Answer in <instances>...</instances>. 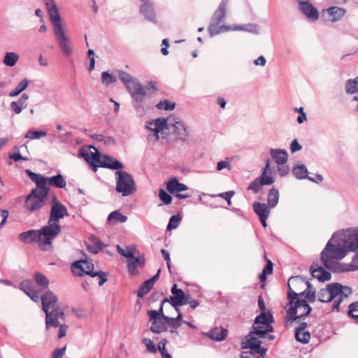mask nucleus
Segmentation results:
<instances>
[{"mask_svg": "<svg viewBox=\"0 0 358 358\" xmlns=\"http://www.w3.org/2000/svg\"><path fill=\"white\" fill-rule=\"evenodd\" d=\"M358 250V229H349L334 233L320 254L323 266L334 273L358 270V265L343 264V259L350 251Z\"/></svg>", "mask_w": 358, "mask_h": 358, "instance_id": "obj_1", "label": "nucleus"}, {"mask_svg": "<svg viewBox=\"0 0 358 358\" xmlns=\"http://www.w3.org/2000/svg\"><path fill=\"white\" fill-rule=\"evenodd\" d=\"M287 286V299L290 307L287 310V319L293 322L310 313L312 308L307 301L314 302L316 292L308 281L299 275L291 277Z\"/></svg>", "mask_w": 358, "mask_h": 358, "instance_id": "obj_2", "label": "nucleus"}, {"mask_svg": "<svg viewBox=\"0 0 358 358\" xmlns=\"http://www.w3.org/2000/svg\"><path fill=\"white\" fill-rule=\"evenodd\" d=\"M273 315L269 313L263 312L256 317L253 324V329L245 338L241 343L243 349L253 350L256 352H260V355H265L266 349L261 346L262 341L261 338H267L269 341L273 339V336L267 335L273 331L271 323Z\"/></svg>", "mask_w": 358, "mask_h": 358, "instance_id": "obj_3", "label": "nucleus"}, {"mask_svg": "<svg viewBox=\"0 0 358 358\" xmlns=\"http://www.w3.org/2000/svg\"><path fill=\"white\" fill-rule=\"evenodd\" d=\"M50 20L53 27L55 39L62 53L68 57L73 54V44L63 27L57 5L54 0H44Z\"/></svg>", "mask_w": 358, "mask_h": 358, "instance_id": "obj_4", "label": "nucleus"}, {"mask_svg": "<svg viewBox=\"0 0 358 358\" xmlns=\"http://www.w3.org/2000/svg\"><path fill=\"white\" fill-rule=\"evenodd\" d=\"M269 154L275 164V166H271L270 159H267L262 175L256 179H274L276 177H286L290 172V168L287 164V151L285 149L271 148Z\"/></svg>", "mask_w": 358, "mask_h": 358, "instance_id": "obj_5", "label": "nucleus"}, {"mask_svg": "<svg viewBox=\"0 0 358 358\" xmlns=\"http://www.w3.org/2000/svg\"><path fill=\"white\" fill-rule=\"evenodd\" d=\"M57 295L51 291H47L42 294V309L45 313V328L47 329L51 327H57L59 320H64V311L57 305Z\"/></svg>", "mask_w": 358, "mask_h": 358, "instance_id": "obj_6", "label": "nucleus"}, {"mask_svg": "<svg viewBox=\"0 0 358 358\" xmlns=\"http://www.w3.org/2000/svg\"><path fill=\"white\" fill-rule=\"evenodd\" d=\"M90 148H93L94 152L87 150L82 152V156L90 164L94 171H96L98 167L112 170H119L124 168L123 164L115 158L110 155H101L94 146H90Z\"/></svg>", "mask_w": 358, "mask_h": 358, "instance_id": "obj_7", "label": "nucleus"}, {"mask_svg": "<svg viewBox=\"0 0 358 358\" xmlns=\"http://www.w3.org/2000/svg\"><path fill=\"white\" fill-rule=\"evenodd\" d=\"M36 187L32 190L25 201V207L30 211L37 210L44 205V199L48 193V188L36 182Z\"/></svg>", "mask_w": 358, "mask_h": 358, "instance_id": "obj_8", "label": "nucleus"}, {"mask_svg": "<svg viewBox=\"0 0 358 358\" xmlns=\"http://www.w3.org/2000/svg\"><path fill=\"white\" fill-rule=\"evenodd\" d=\"M227 9L220 6L213 13L208 31L210 37L216 36L220 33L231 31V26L221 25L220 24L226 17Z\"/></svg>", "mask_w": 358, "mask_h": 358, "instance_id": "obj_9", "label": "nucleus"}, {"mask_svg": "<svg viewBox=\"0 0 358 358\" xmlns=\"http://www.w3.org/2000/svg\"><path fill=\"white\" fill-rule=\"evenodd\" d=\"M94 264L87 259L79 260L71 265L72 271L76 273V269H79L82 273L90 275L92 278H98V284L103 285L108 280L106 273L101 271H94Z\"/></svg>", "mask_w": 358, "mask_h": 358, "instance_id": "obj_10", "label": "nucleus"}, {"mask_svg": "<svg viewBox=\"0 0 358 358\" xmlns=\"http://www.w3.org/2000/svg\"><path fill=\"white\" fill-rule=\"evenodd\" d=\"M61 231L62 228L59 223L50 222V220H48V224L41 229V236L43 238L41 249L44 251L50 250L52 247V240Z\"/></svg>", "mask_w": 358, "mask_h": 358, "instance_id": "obj_11", "label": "nucleus"}, {"mask_svg": "<svg viewBox=\"0 0 358 358\" xmlns=\"http://www.w3.org/2000/svg\"><path fill=\"white\" fill-rule=\"evenodd\" d=\"M331 292L335 296L332 310L338 311L343 298H347L350 296L352 294V289L350 287L343 286L338 282L331 283Z\"/></svg>", "mask_w": 358, "mask_h": 358, "instance_id": "obj_12", "label": "nucleus"}, {"mask_svg": "<svg viewBox=\"0 0 358 358\" xmlns=\"http://www.w3.org/2000/svg\"><path fill=\"white\" fill-rule=\"evenodd\" d=\"M171 291L173 296L169 300L176 310H179V306L187 304L190 299L189 295L185 294L181 289H178L176 284L173 285Z\"/></svg>", "mask_w": 358, "mask_h": 358, "instance_id": "obj_13", "label": "nucleus"}, {"mask_svg": "<svg viewBox=\"0 0 358 358\" xmlns=\"http://www.w3.org/2000/svg\"><path fill=\"white\" fill-rule=\"evenodd\" d=\"M68 215L66 206L59 202L56 197H54L52 201V207L48 220H50V222L59 223L60 219L64 218Z\"/></svg>", "mask_w": 358, "mask_h": 358, "instance_id": "obj_14", "label": "nucleus"}, {"mask_svg": "<svg viewBox=\"0 0 358 358\" xmlns=\"http://www.w3.org/2000/svg\"><path fill=\"white\" fill-rule=\"evenodd\" d=\"M148 124L150 125H155L154 128L150 127L148 125L146 126V128L154 132L153 137L155 138L154 142H157L159 138V133L164 131V130H171V122L169 121L167 118H157L153 120H151L148 122Z\"/></svg>", "mask_w": 358, "mask_h": 358, "instance_id": "obj_15", "label": "nucleus"}, {"mask_svg": "<svg viewBox=\"0 0 358 358\" xmlns=\"http://www.w3.org/2000/svg\"><path fill=\"white\" fill-rule=\"evenodd\" d=\"M142 3L139 8L140 13L144 18L156 24L157 23L154 3L150 0H139Z\"/></svg>", "mask_w": 358, "mask_h": 358, "instance_id": "obj_16", "label": "nucleus"}, {"mask_svg": "<svg viewBox=\"0 0 358 358\" xmlns=\"http://www.w3.org/2000/svg\"><path fill=\"white\" fill-rule=\"evenodd\" d=\"M299 9L309 21L315 22L319 18L318 10L309 1L301 2Z\"/></svg>", "mask_w": 358, "mask_h": 358, "instance_id": "obj_17", "label": "nucleus"}, {"mask_svg": "<svg viewBox=\"0 0 358 358\" xmlns=\"http://www.w3.org/2000/svg\"><path fill=\"white\" fill-rule=\"evenodd\" d=\"M171 130L182 141H187L189 136V127L182 121H174L171 122Z\"/></svg>", "mask_w": 358, "mask_h": 358, "instance_id": "obj_18", "label": "nucleus"}, {"mask_svg": "<svg viewBox=\"0 0 358 358\" xmlns=\"http://www.w3.org/2000/svg\"><path fill=\"white\" fill-rule=\"evenodd\" d=\"M115 189L123 196H127L136 191L134 180H117Z\"/></svg>", "mask_w": 358, "mask_h": 358, "instance_id": "obj_19", "label": "nucleus"}, {"mask_svg": "<svg viewBox=\"0 0 358 358\" xmlns=\"http://www.w3.org/2000/svg\"><path fill=\"white\" fill-rule=\"evenodd\" d=\"M325 13H327L329 17V20L331 23H335L343 19L347 10L344 8L334 6L322 10L323 15Z\"/></svg>", "mask_w": 358, "mask_h": 358, "instance_id": "obj_20", "label": "nucleus"}, {"mask_svg": "<svg viewBox=\"0 0 358 358\" xmlns=\"http://www.w3.org/2000/svg\"><path fill=\"white\" fill-rule=\"evenodd\" d=\"M129 87L128 92L136 103H142L146 96V91L140 82Z\"/></svg>", "mask_w": 358, "mask_h": 358, "instance_id": "obj_21", "label": "nucleus"}, {"mask_svg": "<svg viewBox=\"0 0 358 358\" xmlns=\"http://www.w3.org/2000/svg\"><path fill=\"white\" fill-rule=\"evenodd\" d=\"M311 275L313 278H317L319 281L325 282L331 279V273L324 269L322 266L317 264H313L310 268Z\"/></svg>", "mask_w": 358, "mask_h": 358, "instance_id": "obj_22", "label": "nucleus"}, {"mask_svg": "<svg viewBox=\"0 0 358 358\" xmlns=\"http://www.w3.org/2000/svg\"><path fill=\"white\" fill-rule=\"evenodd\" d=\"M307 323L302 322L298 328L296 329L295 338L296 340L302 343H308L310 338V334L306 331Z\"/></svg>", "mask_w": 358, "mask_h": 358, "instance_id": "obj_23", "label": "nucleus"}, {"mask_svg": "<svg viewBox=\"0 0 358 358\" xmlns=\"http://www.w3.org/2000/svg\"><path fill=\"white\" fill-rule=\"evenodd\" d=\"M166 302H169V299L165 298L161 302V306L157 310H152L148 311V315L150 317V319H159L162 317L166 321H172L173 322L174 319L173 317H170L168 316H166L163 313V307L164 304Z\"/></svg>", "mask_w": 358, "mask_h": 358, "instance_id": "obj_24", "label": "nucleus"}, {"mask_svg": "<svg viewBox=\"0 0 358 358\" xmlns=\"http://www.w3.org/2000/svg\"><path fill=\"white\" fill-rule=\"evenodd\" d=\"M292 173L296 179H313L308 176V171L304 164H295L292 169Z\"/></svg>", "mask_w": 358, "mask_h": 358, "instance_id": "obj_25", "label": "nucleus"}, {"mask_svg": "<svg viewBox=\"0 0 358 358\" xmlns=\"http://www.w3.org/2000/svg\"><path fill=\"white\" fill-rule=\"evenodd\" d=\"M331 283L328 284L324 289H321L318 292V300L320 302L327 303L335 299L334 294L331 292Z\"/></svg>", "mask_w": 358, "mask_h": 358, "instance_id": "obj_26", "label": "nucleus"}, {"mask_svg": "<svg viewBox=\"0 0 358 358\" xmlns=\"http://www.w3.org/2000/svg\"><path fill=\"white\" fill-rule=\"evenodd\" d=\"M145 264V259L143 256L134 257L133 260H129L127 264L128 271L131 275L137 273V266L143 267Z\"/></svg>", "mask_w": 358, "mask_h": 358, "instance_id": "obj_27", "label": "nucleus"}, {"mask_svg": "<svg viewBox=\"0 0 358 358\" xmlns=\"http://www.w3.org/2000/svg\"><path fill=\"white\" fill-rule=\"evenodd\" d=\"M207 336L212 340L221 341H223L227 336V330L221 328L215 327L211 329L206 334Z\"/></svg>", "mask_w": 358, "mask_h": 358, "instance_id": "obj_28", "label": "nucleus"}, {"mask_svg": "<svg viewBox=\"0 0 358 358\" xmlns=\"http://www.w3.org/2000/svg\"><path fill=\"white\" fill-rule=\"evenodd\" d=\"M24 240L36 242L38 243V247L41 248V245L43 243V238L42 236H41V230H30L24 232Z\"/></svg>", "mask_w": 358, "mask_h": 358, "instance_id": "obj_29", "label": "nucleus"}, {"mask_svg": "<svg viewBox=\"0 0 358 358\" xmlns=\"http://www.w3.org/2000/svg\"><path fill=\"white\" fill-rule=\"evenodd\" d=\"M118 76L120 80L126 85L127 90L136 85V83L139 82L137 79L123 71H118Z\"/></svg>", "mask_w": 358, "mask_h": 358, "instance_id": "obj_30", "label": "nucleus"}, {"mask_svg": "<svg viewBox=\"0 0 358 358\" xmlns=\"http://www.w3.org/2000/svg\"><path fill=\"white\" fill-rule=\"evenodd\" d=\"M179 180H168L166 189L170 193L179 192L187 189L184 184L179 183Z\"/></svg>", "mask_w": 358, "mask_h": 358, "instance_id": "obj_31", "label": "nucleus"}, {"mask_svg": "<svg viewBox=\"0 0 358 358\" xmlns=\"http://www.w3.org/2000/svg\"><path fill=\"white\" fill-rule=\"evenodd\" d=\"M253 209L259 218L268 217L270 213V210L265 203L255 202L253 204Z\"/></svg>", "mask_w": 358, "mask_h": 358, "instance_id": "obj_32", "label": "nucleus"}, {"mask_svg": "<svg viewBox=\"0 0 358 358\" xmlns=\"http://www.w3.org/2000/svg\"><path fill=\"white\" fill-rule=\"evenodd\" d=\"M107 220L111 223H124L127 220V217L119 210H115L109 214Z\"/></svg>", "mask_w": 358, "mask_h": 358, "instance_id": "obj_33", "label": "nucleus"}, {"mask_svg": "<svg viewBox=\"0 0 358 358\" xmlns=\"http://www.w3.org/2000/svg\"><path fill=\"white\" fill-rule=\"evenodd\" d=\"M345 89L347 94H358V77H356L355 79L347 80L345 82Z\"/></svg>", "mask_w": 358, "mask_h": 358, "instance_id": "obj_34", "label": "nucleus"}, {"mask_svg": "<svg viewBox=\"0 0 358 358\" xmlns=\"http://www.w3.org/2000/svg\"><path fill=\"white\" fill-rule=\"evenodd\" d=\"M231 30L244 31L250 33L258 34L257 25L252 23H248L243 25H235L234 27H231Z\"/></svg>", "mask_w": 358, "mask_h": 358, "instance_id": "obj_35", "label": "nucleus"}, {"mask_svg": "<svg viewBox=\"0 0 358 358\" xmlns=\"http://www.w3.org/2000/svg\"><path fill=\"white\" fill-rule=\"evenodd\" d=\"M275 180H254L248 187V190H252L255 193L260 191L264 185H271Z\"/></svg>", "mask_w": 358, "mask_h": 358, "instance_id": "obj_36", "label": "nucleus"}, {"mask_svg": "<svg viewBox=\"0 0 358 358\" xmlns=\"http://www.w3.org/2000/svg\"><path fill=\"white\" fill-rule=\"evenodd\" d=\"M279 199V192L278 190L275 188H272L270 189L267 198V203L270 208H274L278 202Z\"/></svg>", "mask_w": 358, "mask_h": 358, "instance_id": "obj_37", "label": "nucleus"}, {"mask_svg": "<svg viewBox=\"0 0 358 358\" xmlns=\"http://www.w3.org/2000/svg\"><path fill=\"white\" fill-rule=\"evenodd\" d=\"M154 321L152 322L150 330L155 334H160L166 331V324L159 319H152Z\"/></svg>", "mask_w": 358, "mask_h": 358, "instance_id": "obj_38", "label": "nucleus"}, {"mask_svg": "<svg viewBox=\"0 0 358 358\" xmlns=\"http://www.w3.org/2000/svg\"><path fill=\"white\" fill-rule=\"evenodd\" d=\"M117 250L120 255L126 257L129 261L133 260L136 254V249L134 248H127L126 249H123L120 245H117Z\"/></svg>", "mask_w": 358, "mask_h": 358, "instance_id": "obj_39", "label": "nucleus"}, {"mask_svg": "<svg viewBox=\"0 0 358 358\" xmlns=\"http://www.w3.org/2000/svg\"><path fill=\"white\" fill-rule=\"evenodd\" d=\"M25 172L29 176L30 179H64L63 176L60 173L52 176H43L40 174L33 173L29 169H26Z\"/></svg>", "mask_w": 358, "mask_h": 358, "instance_id": "obj_40", "label": "nucleus"}, {"mask_svg": "<svg viewBox=\"0 0 358 358\" xmlns=\"http://www.w3.org/2000/svg\"><path fill=\"white\" fill-rule=\"evenodd\" d=\"M47 135L45 131H37L34 129H29L26 133L24 138L29 139H40L42 137H45Z\"/></svg>", "mask_w": 358, "mask_h": 358, "instance_id": "obj_41", "label": "nucleus"}, {"mask_svg": "<svg viewBox=\"0 0 358 358\" xmlns=\"http://www.w3.org/2000/svg\"><path fill=\"white\" fill-rule=\"evenodd\" d=\"M34 182H39L42 185L47 187L55 186L57 187H64L66 186V180H34Z\"/></svg>", "mask_w": 358, "mask_h": 358, "instance_id": "obj_42", "label": "nucleus"}, {"mask_svg": "<svg viewBox=\"0 0 358 358\" xmlns=\"http://www.w3.org/2000/svg\"><path fill=\"white\" fill-rule=\"evenodd\" d=\"M153 287V285L147 280L139 287L137 295L139 298H143Z\"/></svg>", "mask_w": 358, "mask_h": 358, "instance_id": "obj_43", "label": "nucleus"}, {"mask_svg": "<svg viewBox=\"0 0 358 358\" xmlns=\"http://www.w3.org/2000/svg\"><path fill=\"white\" fill-rule=\"evenodd\" d=\"M176 104L167 99L159 101L156 108L159 110H164L166 111L173 110L175 108Z\"/></svg>", "mask_w": 358, "mask_h": 358, "instance_id": "obj_44", "label": "nucleus"}, {"mask_svg": "<svg viewBox=\"0 0 358 358\" xmlns=\"http://www.w3.org/2000/svg\"><path fill=\"white\" fill-rule=\"evenodd\" d=\"M18 59V55L14 52H8L6 53L3 62L8 66H13Z\"/></svg>", "mask_w": 358, "mask_h": 358, "instance_id": "obj_45", "label": "nucleus"}, {"mask_svg": "<svg viewBox=\"0 0 358 358\" xmlns=\"http://www.w3.org/2000/svg\"><path fill=\"white\" fill-rule=\"evenodd\" d=\"M181 221V217L179 215H174L171 217L167 225V230H172L176 229Z\"/></svg>", "mask_w": 358, "mask_h": 358, "instance_id": "obj_46", "label": "nucleus"}, {"mask_svg": "<svg viewBox=\"0 0 358 358\" xmlns=\"http://www.w3.org/2000/svg\"><path fill=\"white\" fill-rule=\"evenodd\" d=\"M142 343L146 346L148 352L155 354L157 352V346L151 339L143 338L142 339Z\"/></svg>", "mask_w": 358, "mask_h": 358, "instance_id": "obj_47", "label": "nucleus"}, {"mask_svg": "<svg viewBox=\"0 0 358 358\" xmlns=\"http://www.w3.org/2000/svg\"><path fill=\"white\" fill-rule=\"evenodd\" d=\"M36 282L38 285H41L42 287L47 288L49 284V280L48 278L42 274L37 273L35 276Z\"/></svg>", "mask_w": 358, "mask_h": 358, "instance_id": "obj_48", "label": "nucleus"}, {"mask_svg": "<svg viewBox=\"0 0 358 358\" xmlns=\"http://www.w3.org/2000/svg\"><path fill=\"white\" fill-rule=\"evenodd\" d=\"M159 196L160 200L163 202L164 204H170L172 201V197L166 192L163 189H159Z\"/></svg>", "mask_w": 358, "mask_h": 358, "instance_id": "obj_49", "label": "nucleus"}, {"mask_svg": "<svg viewBox=\"0 0 358 358\" xmlns=\"http://www.w3.org/2000/svg\"><path fill=\"white\" fill-rule=\"evenodd\" d=\"M264 355H260L259 352H256L253 350H250V351L243 352L241 353V358H264Z\"/></svg>", "mask_w": 358, "mask_h": 358, "instance_id": "obj_50", "label": "nucleus"}, {"mask_svg": "<svg viewBox=\"0 0 358 358\" xmlns=\"http://www.w3.org/2000/svg\"><path fill=\"white\" fill-rule=\"evenodd\" d=\"M102 82L106 85H109L116 82V78L108 72L104 71L101 73Z\"/></svg>", "mask_w": 358, "mask_h": 358, "instance_id": "obj_51", "label": "nucleus"}, {"mask_svg": "<svg viewBox=\"0 0 358 358\" xmlns=\"http://www.w3.org/2000/svg\"><path fill=\"white\" fill-rule=\"evenodd\" d=\"M224 169L230 170L231 169V160L229 158H226L223 161H220L217 164V170L221 171Z\"/></svg>", "mask_w": 358, "mask_h": 358, "instance_id": "obj_52", "label": "nucleus"}, {"mask_svg": "<svg viewBox=\"0 0 358 358\" xmlns=\"http://www.w3.org/2000/svg\"><path fill=\"white\" fill-rule=\"evenodd\" d=\"M87 55L90 59V66H89V71H92L94 69L95 66V59H94V52L93 50H88L87 51Z\"/></svg>", "mask_w": 358, "mask_h": 358, "instance_id": "obj_53", "label": "nucleus"}, {"mask_svg": "<svg viewBox=\"0 0 358 358\" xmlns=\"http://www.w3.org/2000/svg\"><path fill=\"white\" fill-rule=\"evenodd\" d=\"M115 179H132V176L126 171H123L121 169L116 170Z\"/></svg>", "mask_w": 358, "mask_h": 358, "instance_id": "obj_54", "label": "nucleus"}, {"mask_svg": "<svg viewBox=\"0 0 358 358\" xmlns=\"http://www.w3.org/2000/svg\"><path fill=\"white\" fill-rule=\"evenodd\" d=\"M91 241L97 250H99V251L102 250L106 247V245L97 237L92 236L91 238Z\"/></svg>", "mask_w": 358, "mask_h": 358, "instance_id": "obj_55", "label": "nucleus"}, {"mask_svg": "<svg viewBox=\"0 0 358 358\" xmlns=\"http://www.w3.org/2000/svg\"><path fill=\"white\" fill-rule=\"evenodd\" d=\"M25 292V290L24 289ZM26 294L29 296V298L35 302H38L40 300L41 301L42 294L40 295L37 292L30 291L26 292Z\"/></svg>", "mask_w": 358, "mask_h": 358, "instance_id": "obj_56", "label": "nucleus"}, {"mask_svg": "<svg viewBox=\"0 0 358 358\" xmlns=\"http://www.w3.org/2000/svg\"><path fill=\"white\" fill-rule=\"evenodd\" d=\"M66 352V347L62 348H57L55 349L52 354L51 358H62Z\"/></svg>", "mask_w": 358, "mask_h": 358, "instance_id": "obj_57", "label": "nucleus"}, {"mask_svg": "<svg viewBox=\"0 0 358 358\" xmlns=\"http://www.w3.org/2000/svg\"><path fill=\"white\" fill-rule=\"evenodd\" d=\"M302 146L299 143L297 139H294L290 144V150L292 153L301 150Z\"/></svg>", "mask_w": 358, "mask_h": 358, "instance_id": "obj_58", "label": "nucleus"}, {"mask_svg": "<svg viewBox=\"0 0 358 358\" xmlns=\"http://www.w3.org/2000/svg\"><path fill=\"white\" fill-rule=\"evenodd\" d=\"M161 253L164 260L166 262L167 267L169 268V272H171V258L169 252L164 249H162Z\"/></svg>", "mask_w": 358, "mask_h": 358, "instance_id": "obj_59", "label": "nucleus"}, {"mask_svg": "<svg viewBox=\"0 0 358 358\" xmlns=\"http://www.w3.org/2000/svg\"><path fill=\"white\" fill-rule=\"evenodd\" d=\"M166 342H167V341L166 339H162V341H160L158 343L157 348V350H159V352H160L161 355H163V353L168 352L166 349Z\"/></svg>", "mask_w": 358, "mask_h": 358, "instance_id": "obj_60", "label": "nucleus"}, {"mask_svg": "<svg viewBox=\"0 0 358 358\" xmlns=\"http://www.w3.org/2000/svg\"><path fill=\"white\" fill-rule=\"evenodd\" d=\"M57 327H59V333H58V338L60 339L66 336L68 326L64 324H59V325Z\"/></svg>", "mask_w": 358, "mask_h": 358, "instance_id": "obj_61", "label": "nucleus"}, {"mask_svg": "<svg viewBox=\"0 0 358 358\" xmlns=\"http://www.w3.org/2000/svg\"><path fill=\"white\" fill-rule=\"evenodd\" d=\"M22 92V80L18 83L17 86L13 91L10 92L9 93V96H12V97L16 96L19 95Z\"/></svg>", "mask_w": 358, "mask_h": 358, "instance_id": "obj_62", "label": "nucleus"}, {"mask_svg": "<svg viewBox=\"0 0 358 358\" xmlns=\"http://www.w3.org/2000/svg\"><path fill=\"white\" fill-rule=\"evenodd\" d=\"M8 212L6 210H0V227L3 225L8 218Z\"/></svg>", "mask_w": 358, "mask_h": 358, "instance_id": "obj_63", "label": "nucleus"}, {"mask_svg": "<svg viewBox=\"0 0 358 358\" xmlns=\"http://www.w3.org/2000/svg\"><path fill=\"white\" fill-rule=\"evenodd\" d=\"M353 313H358V301L351 303L349 306L348 315H355Z\"/></svg>", "mask_w": 358, "mask_h": 358, "instance_id": "obj_64", "label": "nucleus"}]
</instances>
